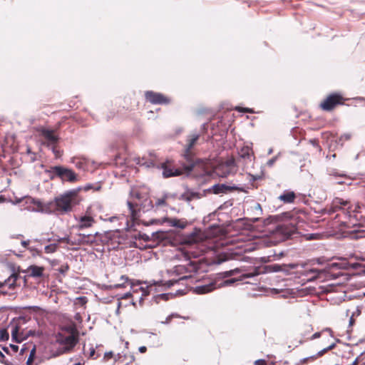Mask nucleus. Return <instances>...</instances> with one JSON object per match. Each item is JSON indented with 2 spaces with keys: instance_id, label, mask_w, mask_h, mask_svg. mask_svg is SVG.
I'll return each instance as SVG.
<instances>
[{
  "instance_id": "63",
  "label": "nucleus",
  "mask_w": 365,
  "mask_h": 365,
  "mask_svg": "<svg viewBox=\"0 0 365 365\" xmlns=\"http://www.w3.org/2000/svg\"><path fill=\"white\" fill-rule=\"evenodd\" d=\"M138 350L140 353H145L147 350V348L145 346H142L139 347Z\"/></svg>"
},
{
  "instance_id": "15",
  "label": "nucleus",
  "mask_w": 365,
  "mask_h": 365,
  "mask_svg": "<svg viewBox=\"0 0 365 365\" xmlns=\"http://www.w3.org/2000/svg\"><path fill=\"white\" fill-rule=\"evenodd\" d=\"M98 235L96 232L94 235L92 234H79V243L81 245H92L95 242V237Z\"/></svg>"
},
{
  "instance_id": "33",
  "label": "nucleus",
  "mask_w": 365,
  "mask_h": 365,
  "mask_svg": "<svg viewBox=\"0 0 365 365\" xmlns=\"http://www.w3.org/2000/svg\"><path fill=\"white\" fill-rule=\"evenodd\" d=\"M57 247L58 246L56 244H51V245H46L45 247L44 250L46 253H53L56 251Z\"/></svg>"
},
{
  "instance_id": "10",
  "label": "nucleus",
  "mask_w": 365,
  "mask_h": 365,
  "mask_svg": "<svg viewBox=\"0 0 365 365\" xmlns=\"http://www.w3.org/2000/svg\"><path fill=\"white\" fill-rule=\"evenodd\" d=\"M160 168L163 169V176L165 178L180 176L182 173L181 170L168 166L165 163H163Z\"/></svg>"
},
{
  "instance_id": "4",
  "label": "nucleus",
  "mask_w": 365,
  "mask_h": 365,
  "mask_svg": "<svg viewBox=\"0 0 365 365\" xmlns=\"http://www.w3.org/2000/svg\"><path fill=\"white\" fill-rule=\"evenodd\" d=\"M343 97L339 93H331L321 103L320 107L323 110L331 111L337 105L342 104Z\"/></svg>"
},
{
  "instance_id": "48",
  "label": "nucleus",
  "mask_w": 365,
  "mask_h": 365,
  "mask_svg": "<svg viewBox=\"0 0 365 365\" xmlns=\"http://www.w3.org/2000/svg\"><path fill=\"white\" fill-rule=\"evenodd\" d=\"M254 210L257 211V215L262 214V209L259 203H255L254 206Z\"/></svg>"
},
{
  "instance_id": "42",
  "label": "nucleus",
  "mask_w": 365,
  "mask_h": 365,
  "mask_svg": "<svg viewBox=\"0 0 365 365\" xmlns=\"http://www.w3.org/2000/svg\"><path fill=\"white\" fill-rule=\"evenodd\" d=\"M237 281H238V279H230L225 280L223 282H222L220 284V285H219V287H221V286L230 285V284L235 283Z\"/></svg>"
},
{
  "instance_id": "6",
  "label": "nucleus",
  "mask_w": 365,
  "mask_h": 365,
  "mask_svg": "<svg viewBox=\"0 0 365 365\" xmlns=\"http://www.w3.org/2000/svg\"><path fill=\"white\" fill-rule=\"evenodd\" d=\"M297 267L296 264H272L266 265L264 268V272L266 273H273V272H284L286 274H288L290 269H294Z\"/></svg>"
},
{
  "instance_id": "22",
  "label": "nucleus",
  "mask_w": 365,
  "mask_h": 365,
  "mask_svg": "<svg viewBox=\"0 0 365 365\" xmlns=\"http://www.w3.org/2000/svg\"><path fill=\"white\" fill-rule=\"evenodd\" d=\"M185 190H187V196L190 199V202L194 199H200L202 197L205 196L207 192L201 194L200 192H195L190 189L187 185L184 186Z\"/></svg>"
},
{
  "instance_id": "51",
  "label": "nucleus",
  "mask_w": 365,
  "mask_h": 365,
  "mask_svg": "<svg viewBox=\"0 0 365 365\" xmlns=\"http://www.w3.org/2000/svg\"><path fill=\"white\" fill-rule=\"evenodd\" d=\"M259 274V272H255L253 273H247V274H245L242 275L243 278L244 279H247V278H251V277H253L256 275H258Z\"/></svg>"
},
{
  "instance_id": "21",
  "label": "nucleus",
  "mask_w": 365,
  "mask_h": 365,
  "mask_svg": "<svg viewBox=\"0 0 365 365\" xmlns=\"http://www.w3.org/2000/svg\"><path fill=\"white\" fill-rule=\"evenodd\" d=\"M239 156L240 158L244 159L245 160H249L251 161L252 158V150L250 147L246 146L243 147L239 152H238Z\"/></svg>"
},
{
  "instance_id": "3",
  "label": "nucleus",
  "mask_w": 365,
  "mask_h": 365,
  "mask_svg": "<svg viewBox=\"0 0 365 365\" xmlns=\"http://www.w3.org/2000/svg\"><path fill=\"white\" fill-rule=\"evenodd\" d=\"M53 169L58 178L62 182H74L78 180V175L71 168L61 165H55Z\"/></svg>"
},
{
  "instance_id": "43",
  "label": "nucleus",
  "mask_w": 365,
  "mask_h": 365,
  "mask_svg": "<svg viewBox=\"0 0 365 365\" xmlns=\"http://www.w3.org/2000/svg\"><path fill=\"white\" fill-rule=\"evenodd\" d=\"M235 110L239 111V112H242V113H253L252 109L249 108L236 107Z\"/></svg>"
},
{
  "instance_id": "53",
  "label": "nucleus",
  "mask_w": 365,
  "mask_h": 365,
  "mask_svg": "<svg viewBox=\"0 0 365 365\" xmlns=\"http://www.w3.org/2000/svg\"><path fill=\"white\" fill-rule=\"evenodd\" d=\"M277 159V156H274V157L272 158L271 159H269L267 162V166L272 167L274 164V163L276 162Z\"/></svg>"
},
{
  "instance_id": "31",
  "label": "nucleus",
  "mask_w": 365,
  "mask_h": 365,
  "mask_svg": "<svg viewBox=\"0 0 365 365\" xmlns=\"http://www.w3.org/2000/svg\"><path fill=\"white\" fill-rule=\"evenodd\" d=\"M225 165H227V167L230 168L232 170L236 172V164L234 158H230L227 160L225 162H221Z\"/></svg>"
},
{
  "instance_id": "9",
  "label": "nucleus",
  "mask_w": 365,
  "mask_h": 365,
  "mask_svg": "<svg viewBox=\"0 0 365 365\" xmlns=\"http://www.w3.org/2000/svg\"><path fill=\"white\" fill-rule=\"evenodd\" d=\"M41 135L45 139V141L42 144L48 148H50L52 145H56L58 141V137L54 134L52 130L43 129L41 130Z\"/></svg>"
},
{
  "instance_id": "23",
  "label": "nucleus",
  "mask_w": 365,
  "mask_h": 365,
  "mask_svg": "<svg viewBox=\"0 0 365 365\" xmlns=\"http://www.w3.org/2000/svg\"><path fill=\"white\" fill-rule=\"evenodd\" d=\"M19 277V274L13 270L12 274L3 282L4 285L8 284L9 288H13L15 286V283Z\"/></svg>"
},
{
  "instance_id": "30",
  "label": "nucleus",
  "mask_w": 365,
  "mask_h": 365,
  "mask_svg": "<svg viewBox=\"0 0 365 365\" xmlns=\"http://www.w3.org/2000/svg\"><path fill=\"white\" fill-rule=\"evenodd\" d=\"M198 139V134L193 135L192 137L189 140V143L186 146L185 149H187L188 151L190 150L193 148L194 145L195 144Z\"/></svg>"
},
{
  "instance_id": "40",
  "label": "nucleus",
  "mask_w": 365,
  "mask_h": 365,
  "mask_svg": "<svg viewBox=\"0 0 365 365\" xmlns=\"http://www.w3.org/2000/svg\"><path fill=\"white\" fill-rule=\"evenodd\" d=\"M317 357H319V356L317 355V353L314 355H312V356H308V357H305V358H303L300 360V364H305L307 363L309 360L312 359V360H314L315 359H317Z\"/></svg>"
},
{
  "instance_id": "19",
  "label": "nucleus",
  "mask_w": 365,
  "mask_h": 365,
  "mask_svg": "<svg viewBox=\"0 0 365 365\" xmlns=\"http://www.w3.org/2000/svg\"><path fill=\"white\" fill-rule=\"evenodd\" d=\"M19 327L18 325H15L12 327L11 330V337L12 340L16 341V343H21L24 340L26 339V336H23L22 334L19 336Z\"/></svg>"
},
{
  "instance_id": "20",
  "label": "nucleus",
  "mask_w": 365,
  "mask_h": 365,
  "mask_svg": "<svg viewBox=\"0 0 365 365\" xmlns=\"http://www.w3.org/2000/svg\"><path fill=\"white\" fill-rule=\"evenodd\" d=\"M152 237L154 240L159 242H164L169 240L168 234L167 232L158 230L152 233Z\"/></svg>"
},
{
  "instance_id": "27",
  "label": "nucleus",
  "mask_w": 365,
  "mask_h": 365,
  "mask_svg": "<svg viewBox=\"0 0 365 365\" xmlns=\"http://www.w3.org/2000/svg\"><path fill=\"white\" fill-rule=\"evenodd\" d=\"M143 212H147L153 207V202L149 199H145L140 205Z\"/></svg>"
},
{
  "instance_id": "12",
  "label": "nucleus",
  "mask_w": 365,
  "mask_h": 365,
  "mask_svg": "<svg viewBox=\"0 0 365 365\" xmlns=\"http://www.w3.org/2000/svg\"><path fill=\"white\" fill-rule=\"evenodd\" d=\"M215 173L220 178H227V176L232 175L235 171L232 170L230 168L227 167L222 163H220L215 168Z\"/></svg>"
},
{
  "instance_id": "5",
  "label": "nucleus",
  "mask_w": 365,
  "mask_h": 365,
  "mask_svg": "<svg viewBox=\"0 0 365 365\" xmlns=\"http://www.w3.org/2000/svg\"><path fill=\"white\" fill-rule=\"evenodd\" d=\"M145 98L147 101L154 105H168L170 103V98L160 93L153 91H145Z\"/></svg>"
},
{
  "instance_id": "52",
  "label": "nucleus",
  "mask_w": 365,
  "mask_h": 365,
  "mask_svg": "<svg viewBox=\"0 0 365 365\" xmlns=\"http://www.w3.org/2000/svg\"><path fill=\"white\" fill-rule=\"evenodd\" d=\"M178 280H168L165 282L164 285L167 288L171 287L174 284L177 283Z\"/></svg>"
},
{
  "instance_id": "64",
  "label": "nucleus",
  "mask_w": 365,
  "mask_h": 365,
  "mask_svg": "<svg viewBox=\"0 0 365 365\" xmlns=\"http://www.w3.org/2000/svg\"><path fill=\"white\" fill-rule=\"evenodd\" d=\"M113 356V351L106 352L104 354V357H112Z\"/></svg>"
},
{
  "instance_id": "59",
  "label": "nucleus",
  "mask_w": 365,
  "mask_h": 365,
  "mask_svg": "<svg viewBox=\"0 0 365 365\" xmlns=\"http://www.w3.org/2000/svg\"><path fill=\"white\" fill-rule=\"evenodd\" d=\"M330 175H334V176H340V177H344L346 175L344 174V173H341V174H339L336 171H331L330 172Z\"/></svg>"
},
{
  "instance_id": "60",
  "label": "nucleus",
  "mask_w": 365,
  "mask_h": 365,
  "mask_svg": "<svg viewBox=\"0 0 365 365\" xmlns=\"http://www.w3.org/2000/svg\"><path fill=\"white\" fill-rule=\"evenodd\" d=\"M9 347L14 351V352H17L18 350H19V346L17 345H15V344H11L9 345Z\"/></svg>"
},
{
  "instance_id": "55",
  "label": "nucleus",
  "mask_w": 365,
  "mask_h": 365,
  "mask_svg": "<svg viewBox=\"0 0 365 365\" xmlns=\"http://www.w3.org/2000/svg\"><path fill=\"white\" fill-rule=\"evenodd\" d=\"M255 365H265L266 361L264 359H257L255 362Z\"/></svg>"
},
{
  "instance_id": "24",
  "label": "nucleus",
  "mask_w": 365,
  "mask_h": 365,
  "mask_svg": "<svg viewBox=\"0 0 365 365\" xmlns=\"http://www.w3.org/2000/svg\"><path fill=\"white\" fill-rule=\"evenodd\" d=\"M31 271L30 276L33 277H41L43 275V268L36 265H31L29 267Z\"/></svg>"
},
{
  "instance_id": "17",
  "label": "nucleus",
  "mask_w": 365,
  "mask_h": 365,
  "mask_svg": "<svg viewBox=\"0 0 365 365\" xmlns=\"http://www.w3.org/2000/svg\"><path fill=\"white\" fill-rule=\"evenodd\" d=\"M36 211L46 214H51L54 211H56L55 200L43 203V207H41V209H37Z\"/></svg>"
},
{
  "instance_id": "26",
  "label": "nucleus",
  "mask_w": 365,
  "mask_h": 365,
  "mask_svg": "<svg viewBox=\"0 0 365 365\" xmlns=\"http://www.w3.org/2000/svg\"><path fill=\"white\" fill-rule=\"evenodd\" d=\"M240 269L238 268H235V269H230V270H228V271H225V272H220L218 274V275L222 277V278H227V277H230L232 275H235L237 273H240Z\"/></svg>"
},
{
  "instance_id": "36",
  "label": "nucleus",
  "mask_w": 365,
  "mask_h": 365,
  "mask_svg": "<svg viewBox=\"0 0 365 365\" xmlns=\"http://www.w3.org/2000/svg\"><path fill=\"white\" fill-rule=\"evenodd\" d=\"M336 344L335 343H332L331 344H330L329 346H328L327 347L320 350L319 351L317 352V355L319 356H322L324 354H325L326 352H327L329 350H331L333 349L334 347H335Z\"/></svg>"
},
{
  "instance_id": "47",
  "label": "nucleus",
  "mask_w": 365,
  "mask_h": 365,
  "mask_svg": "<svg viewBox=\"0 0 365 365\" xmlns=\"http://www.w3.org/2000/svg\"><path fill=\"white\" fill-rule=\"evenodd\" d=\"M0 362L5 365H11V363L5 360L4 354L0 351Z\"/></svg>"
},
{
  "instance_id": "25",
  "label": "nucleus",
  "mask_w": 365,
  "mask_h": 365,
  "mask_svg": "<svg viewBox=\"0 0 365 365\" xmlns=\"http://www.w3.org/2000/svg\"><path fill=\"white\" fill-rule=\"evenodd\" d=\"M174 296L172 293H163L159 294L153 297V302H155L156 304H158L160 302V300L163 301H168Z\"/></svg>"
},
{
  "instance_id": "1",
  "label": "nucleus",
  "mask_w": 365,
  "mask_h": 365,
  "mask_svg": "<svg viewBox=\"0 0 365 365\" xmlns=\"http://www.w3.org/2000/svg\"><path fill=\"white\" fill-rule=\"evenodd\" d=\"M324 213H327L328 215H332L337 211H341L340 214H337L336 217H341V215L344 217V218L350 219L351 217V212L352 211L351 206L350 205V202L342 198L335 197L331 202V205L329 207H326L324 209ZM351 220L349 222L347 221H341V225L344 229H348L351 227L355 228L356 226V224L351 223ZM351 234H352V238L358 239L362 237L363 232H359L356 229H354L353 230L348 231Z\"/></svg>"
},
{
  "instance_id": "7",
  "label": "nucleus",
  "mask_w": 365,
  "mask_h": 365,
  "mask_svg": "<svg viewBox=\"0 0 365 365\" xmlns=\"http://www.w3.org/2000/svg\"><path fill=\"white\" fill-rule=\"evenodd\" d=\"M240 190L239 187L236 185L230 186L226 184H215L212 187L204 190V192H212L214 194H227L229 192L233 190Z\"/></svg>"
},
{
  "instance_id": "44",
  "label": "nucleus",
  "mask_w": 365,
  "mask_h": 365,
  "mask_svg": "<svg viewBox=\"0 0 365 365\" xmlns=\"http://www.w3.org/2000/svg\"><path fill=\"white\" fill-rule=\"evenodd\" d=\"M145 160V157L140 158V157H135L133 158V161L135 163L136 165L143 166V160Z\"/></svg>"
},
{
  "instance_id": "29",
  "label": "nucleus",
  "mask_w": 365,
  "mask_h": 365,
  "mask_svg": "<svg viewBox=\"0 0 365 365\" xmlns=\"http://www.w3.org/2000/svg\"><path fill=\"white\" fill-rule=\"evenodd\" d=\"M170 223H171L172 226L178 227L180 229H184L187 225V222H181L178 219H173L171 220Z\"/></svg>"
},
{
  "instance_id": "54",
  "label": "nucleus",
  "mask_w": 365,
  "mask_h": 365,
  "mask_svg": "<svg viewBox=\"0 0 365 365\" xmlns=\"http://www.w3.org/2000/svg\"><path fill=\"white\" fill-rule=\"evenodd\" d=\"M33 203L37 206V209H41L43 206V202H41L39 200H34Z\"/></svg>"
},
{
  "instance_id": "13",
  "label": "nucleus",
  "mask_w": 365,
  "mask_h": 365,
  "mask_svg": "<svg viewBox=\"0 0 365 365\" xmlns=\"http://www.w3.org/2000/svg\"><path fill=\"white\" fill-rule=\"evenodd\" d=\"M216 288V282H211L206 284L195 287L194 292L197 294H204L215 290Z\"/></svg>"
},
{
  "instance_id": "38",
  "label": "nucleus",
  "mask_w": 365,
  "mask_h": 365,
  "mask_svg": "<svg viewBox=\"0 0 365 365\" xmlns=\"http://www.w3.org/2000/svg\"><path fill=\"white\" fill-rule=\"evenodd\" d=\"M68 269H69V266L67 264H62L60 267H58L57 269V271L59 273L64 275L68 272Z\"/></svg>"
},
{
  "instance_id": "61",
  "label": "nucleus",
  "mask_w": 365,
  "mask_h": 365,
  "mask_svg": "<svg viewBox=\"0 0 365 365\" xmlns=\"http://www.w3.org/2000/svg\"><path fill=\"white\" fill-rule=\"evenodd\" d=\"M317 238V234H309L307 237V240H315Z\"/></svg>"
},
{
  "instance_id": "56",
  "label": "nucleus",
  "mask_w": 365,
  "mask_h": 365,
  "mask_svg": "<svg viewBox=\"0 0 365 365\" xmlns=\"http://www.w3.org/2000/svg\"><path fill=\"white\" fill-rule=\"evenodd\" d=\"M130 297H132V294L130 292H128L125 293L122 296H120V299H128V298H130Z\"/></svg>"
},
{
  "instance_id": "57",
  "label": "nucleus",
  "mask_w": 365,
  "mask_h": 365,
  "mask_svg": "<svg viewBox=\"0 0 365 365\" xmlns=\"http://www.w3.org/2000/svg\"><path fill=\"white\" fill-rule=\"evenodd\" d=\"M131 195L134 197H135L136 199H138L140 200L141 198V195H140V193L138 192H131Z\"/></svg>"
},
{
  "instance_id": "18",
  "label": "nucleus",
  "mask_w": 365,
  "mask_h": 365,
  "mask_svg": "<svg viewBox=\"0 0 365 365\" xmlns=\"http://www.w3.org/2000/svg\"><path fill=\"white\" fill-rule=\"evenodd\" d=\"M296 197L295 193L293 191H286L281 195L279 199L285 203L293 202Z\"/></svg>"
},
{
  "instance_id": "28",
  "label": "nucleus",
  "mask_w": 365,
  "mask_h": 365,
  "mask_svg": "<svg viewBox=\"0 0 365 365\" xmlns=\"http://www.w3.org/2000/svg\"><path fill=\"white\" fill-rule=\"evenodd\" d=\"M149 155H150V156L151 158L155 157V155L154 153H150ZM143 166H145V168H148L154 167L155 166V161H154L153 158L147 160L145 158V160H143Z\"/></svg>"
},
{
  "instance_id": "50",
  "label": "nucleus",
  "mask_w": 365,
  "mask_h": 365,
  "mask_svg": "<svg viewBox=\"0 0 365 365\" xmlns=\"http://www.w3.org/2000/svg\"><path fill=\"white\" fill-rule=\"evenodd\" d=\"M148 287L146 288H144L143 287H140L139 289L142 292L141 297H144L145 296H148L149 294V291L148 290Z\"/></svg>"
},
{
  "instance_id": "45",
  "label": "nucleus",
  "mask_w": 365,
  "mask_h": 365,
  "mask_svg": "<svg viewBox=\"0 0 365 365\" xmlns=\"http://www.w3.org/2000/svg\"><path fill=\"white\" fill-rule=\"evenodd\" d=\"M48 148L51 150V151L53 152V153L55 155V156L56 158H58L61 155L60 152L56 148V145H52Z\"/></svg>"
},
{
  "instance_id": "39",
  "label": "nucleus",
  "mask_w": 365,
  "mask_h": 365,
  "mask_svg": "<svg viewBox=\"0 0 365 365\" xmlns=\"http://www.w3.org/2000/svg\"><path fill=\"white\" fill-rule=\"evenodd\" d=\"M45 172L49 175L51 180H53L55 178H58L56 172L54 171L53 166L51 167L49 170H46Z\"/></svg>"
},
{
  "instance_id": "49",
  "label": "nucleus",
  "mask_w": 365,
  "mask_h": 365,
  "mask_svg": "<svg viewBox=\"0 0 365 365\" xmlns=\"http://www.w3.org/2000/svg\"><path fill=\"white\" fill-rule=\"evenodd\" d=\"M174 317H178V315L175 314H171L170 315H169L168 317H166L165 321L162 322V324H168L170 323L171 319Z\"/></svg>"
},
{
  "instance_id": "34",
  "label": "nucleus",
  "mask_w": 365,
  "mask_h": 365,
  "mask_svg": "<svg viewBox=\"0 0 365 365\" xmlns=\"http://www.w3.org/2000/svg\"><path fill=\"white\" fill-rule=\"evenodd\" d=\"M320 273H322V270L317 269H310L307 271V275H308L309 274H314V276L312 277L310 280H314V279H316L319 275Z\"/></svg>"
},
{
  "instance_id": "11",
  "label": "nucleus",
  "mask_w": 365,
  "mask_h": 365,
  "mask_svg": "<svg viewBox=\"0 0 365 365\" xmlns=\"http://www.w3.org/2000/svg\"><path fill=\"white\" fill-rule=\"evenodd\" d=\"M78 339L76 336L73 335H69L66 337H65L61 343L63 344V346L62 347L63 353H66L71 350L77 344Z\"/></svg>"
},
{
  "instance_id": "62",
  "label": "nucleus",
  "mask_w": 365,
  "mask_h": 365,
  "mask_svg": "<svg viewBox=\"0 0 365 365\" xmlns=\"http://www.w3.org/2000/svg\"><path fill=\"white\" fill-rule=\"evenodd\" d=\"M93 188V185L91 184H87L84 186L83 190L87 191Z\"/></svg>"
},
{
  "instance_id": "16",
  "label": "nucleus",
  "mask_w": 365,
  "mask_h": 365,
  "mask_svg": "<svg viewBox=\"0 0 365 365\" xmlns=\"http://www.w3.org/2000/svg\"><path fill=\"white\" fill-rule=\"evenodd\" d=\"M127 205L130 212L131 220H135L138 219L140 217L139 212L142 210L140 207L137 208L138 206V203H133L130 201H128Z\"/></svg>"
},
{
  "instance_id": "35",
  "label": "nucleus",
  "mask_w": 365,
  "mask_h": 365,
  "mask_svg": "<svg viewBox=\"0 0 365 365\" xmlns=\"http://www.w3.org/2000/svg\"><path fill=\"white\" fill-rule=\"evenodd\" d=\"M9 339V334L6 329L0 330V341H5Z\"/></svg>"
},
{
  "instance_id": "37",
  "label": "nucleus",
  "mask_w": 365,
  "mask_h": 365,
  "mask_svg": "<svg viewBox=\"0 0 365 365\" xmlns=\"http://www.w3.org/2000/svg\"><path fill=\"white\" fill-rule=\"evenodd\" d=\"M138 239H141L143 240H144L145 242H149L152 240H153V237H152V235L150 236L147 234H145V233H139L138 234Z\"/></svg>"
},
{
  "instance_id": "41",
  "label": "nucleus",
  "mask_w": 365,
  "mask_h": 365,
  "mask_svg": "<svg viewBox=\"0 0 365 365\" xmlns=\"http://www.w3.org/2000/svg\"><path fill=\"white\" fill-rule=\"evenodd\" d=\"M167 197H168V195H167V194H165L163 198H161V199H158V200L156 201V202H155V205H156L157 207H158V206H161V205H166L165 200H166V198H167Z\"/></svg>"
},
{
  "instance_id": "32",
  "label": "nucleus",
  "mask_w": 365,
  "mask_h": 365,
  "mask_svg": "<svg viewBox=\"0 0 365 365\" xmlns=\"http://www.w3.org/2000/svg\"><path fill=\"white\" fill-rule=\"evenodd\" d=\"M35 355H36V347L34 346L30 351L29 358L26 361V365H32L33 361L35 358Z\"/></svg>"
},
{
  "instance_id": "58",
  "label": "nucleus",
  "mask_w": 365,
  "mask_h": 365,
  "mask_svg": "<svg viewBox=\"0 0 365 365\" xmlns=\"http://www.w3.org/2000/svg\"><path fill=\"white\" fill-rule=\"evenodd\" d=\"M321 336V333L320 332H316L314 333L310 338L311 340H313V339H317V338H319Z\"/></svg>"
},
{
  "instance_id": "8",
  "label": "nucleus",
  "mask_w": 365,
  "mask_h": 365,
  "mask_svg": "<svg viewBox=\"0 0 365 365\" xmlns=\"http://www.w3.org/2000/svg\"><path fill=\"white\" fill-rule=\"evenodd\" d=\"M183 156L187 161V164H183L182 168L184 170L188 173L193 170L195 165L202 162L200 159H194V155L191 150L188 151L187 149H185Z\"/></svg>"
},
{
  "instance_id": "14",
  "label": "nucleus",
  "mask_w": 365,
  "mask_h": 365,
  "mask_svg": "<svg viewBox=\"0 0 365 365\" xmlns=\"http://www.w3.org/2000/svg\"><path fill=\"white\" fill-rule=\"evenodd\" d=\"M94 222V219L91 216H81L80 217L78 222L76 225V227L78 230H83L91 227Z\"/></svg>"
},
{
  "instance_id": "46",
  "label": "nucleus",
  "mask_w": 365,
  "mask_h": 365,
  "mask_svg": "<svg viewBox=\"0 0 365 365\" xmlns=\"http://www.w3.org/2000/svg\"><path fill=\"white\" fill-rule=\"evenodd\" d=\"M179 200H185L187 202H190V199L187 196V190L185 191L184 193H182L180 197H179Z\"/></svg>"
},
{
  "instance_id": "2",
  "label": "nucleus",
  "mask_w": 365,
  "mask_h": 365,
  "mask_svg": "<svg viewBox=\"0 0 365 365\" xmlns=\"http://www.w3.org/2000/svg\"><path fill=\"white\" fill-rule=\"evenodd\" d=\"M81 187L76 189L67 190L58 197H56L54 200L56 203V211L64 214L71 211L73 204L75 202L78 192L81 190Z\"/></svg>"
}]
</instances>
